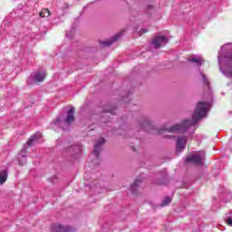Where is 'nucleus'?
Here are the masks:
<instances>
[{
    "mask_svg": "<svg viewBox=\"0 0 232 232\" xmlns=\"http://www.w3.org/2000/svg\"><path fill=\"white\" fill-rule=\"evenodd\" d=\"M219 70L226 77L232 79V44H226L218 55Z\"/></svg>",
    "mask_w": 232,
    "mask_h": 232,
    "instance_id": "2",
    "label": "nucleus"
},
{
    "mask_svg": "<svg viewBox=\"0 0 232 232\" xmlns=\"http://www.w3.org/2000/svg\"><path fill=\"white\" fill-rule=\"evenodd\" d=\"M166 139H173V136H166Z\"/></svg>",
    "mask_w": 232,
    "mask_h": 232,
    "instance_id": "23",
    "label": "nucleus"
},
{
    "mask_svg": "<svg viewBox=\"0 0 232 232\" xmlns=\"http://www.w3.org/2000/svg\"><path fill=\"white\" fill-rule=\"evenodd\" d=\"M188 63H195L196 66H202V63H204V60L198 56H193L187 59Z\"/></svg>",
    "mask_w": 232,
    "mask_h": 232,
    "instance_id": "16",
    "label": "nucleus"
},
{
    "mask_svg": "<svg viewBox=\"0 0 232 232\" xmlns=\"http://www.w3.org/2000/svg\"><path fill=\"white\" fill-rule=\"evenodd\" d=\"M146 126H150V120L145 119L143 122L141 123L142 130H146Z\"/></svg>",
    "mask_w": 232,
    "mask_h": 232,
    "instance_id": "20",
    "label": "nucleus"
},
{
    "mask_svg": "<svg viewBox=\"0 0 232 232\" xmlns=\"http://www.w3.org/2000/svg\"><path fill=\"white\" fill-rule=\"evenodd\" d=\"M208 110H209V102H198L192 115V120H184L181 123L165 129V131L169 133H186L191 126H197L200 122V120L206 117Z\"/></svg>",
    "mask_w": 232,
    "mask_h": 232,
    "instance_id": "1",
    "label": "nucleus"
},
{
    "mask_svg": "<svg viewBox=\"0 0 232 232\" xmlns=\"http://www.w3.org/2000/svg\"><path fill=\"white\" fill-rule=\"evenodd\" d=\"M34 81L35 82H43L44 79H46V72L44 71H38L37 72L34 73L33 76Z\"/></svg>",
    "mask_w": 232,
    "mask_h": 232,
    "instance_id": "8",
    "label": "nucleus"
},
{
    "mask_svg": "<svg viewBox=\"0 0 232 232\" xmlns=\"http://www.w3.org/2000/svg\"><path fill=\"white\" fill-rule=\"evenodd\" d=\"M124 32H126V30H122L114 36H112L111 39L102 42V46H111L113 43H117V41H119V39H121V37L124 35Z\"/></svg>",
    "mask_w": 232,
    "mask_h": 232,
    "instance_id": "7",
    "label": "nucleus"
},
{
    "mask_svg": "<svg viewBox=\"0 0 232 232\" xmlns=\"http://www.w3.org/2000/svg\"><path fill=\"white\" fill-rule=\"evenodd\" d=\"M143 179L142 178H137L133 184L130 185V191L131 193H137V189H139V188H140V184H142Z\"/></svg>",
    "mask_w": 232,
    "mask_h": 232,
    "instance_id": "13",
    "label": "nucleus"
},
{
    "mask_svg": "<svg viewBox=\"0 0 232 232\" xmlns=\"http://www.w3.org/2000/svg\"><path fill=\"white\" fill-rule=\"evenodd\" d=\"M105 142L106 140H104V138H101L98 141L95 142L92 155H94L96 159H99V155L101 151H102V146H104Z\"/></svg>",
    "mask_w": 232,
    "mask_h": 232,
    "instance_id": "6",
    "label": "nucleus"
},
{
    "mask_svg": "<svg viewBox=\"0 0 232 232\" xmlns=\"http://www.w3.org/2000/svg\"><path fill=\"white\" fill-rule=\"evenodd\" d=\"M186 142H188V139L186 137L178 138L177 140L178 151H182L186 148Z\"/></svg>",
    "mask_w": 232,
    "mask_h": 232,
    "instance_id": "11",
    "label": "nucleus"
},
{
    "mask_svg": "<svg viewBox=\"0 0 232 232\" xmlns=\"http://www.w3.org/2000/svg\"><path fill=\"white\" fill-rule=\"evenodd\" d=\"M8 179V172L6 170L0 171V185L5 184Z\"/></svg>",
    "mask_w": 232,
    "mask_h": 232,
    "instance_id": "17",
    "label": "nucleus"
},
{
    "mask_svg": "<svg viewBox=\"0 0 232 232\" xmlns=\"http://www.w3.org/2000/svg\"><path fill=\"white\" fill-rule=\"evenodd\" d=\"M168 38L165 35H160V36H155L152 39V45L154 48H162V46H166L168 44Z\"/></svg>",
    "mask_w": 232,
    "mask_h": 232,
    "instance_id": "5",
    "label": "nucleus"
},
{
    "mask_svg": "<svg viewBox=\"0 0 232 232\" xmlns=\"http://www.w3.org/2000/svg\"><path fill=\"white\" fill-rule=\"evenodd\" d=\"M41 137H43V134L41 132H36L34 135L30 137L27 141V146H34V142H37Z\"/></svg>",
    "mask_w": 232,
    "mask_h": 232,
    "instance_id": "14",
    "label": "nucleus"
},
{
    "mask_svg": "<svg viewBox=\"0 0 232 232\" xmlns=\"http://www.w3.org/2000/svg\"><path fill=\"white\" fill-rule=\"evenodd\" d=\"M52 232H73V230L70 227H63L61 225H56L53 228Z\"/></svg>",
    "mask_w": 232,
    "mask_h": 232,
    "instance_id": "15",
    "label": "nucleus"
},
{
    "mask_svg": "<svg viewBox=\"0 0 232 232\" xmlns=\"http://www.w3.org/2000/svg\"><path fill=\"white\" fill-rule=\"evenodd\" d=\"M40 17H50V10L48 9H43L40 12Z\"/></svg>",
    "mask_w": 232,
    "mask_h": 232,
    "instance_id": "19",
    "label": "nucleus"
},
{
    "mask_svg": "<svg viewBox=\"0 0 232 232\" xmlns=\"http://www.w3.org/2000/svg\"><path fill=\"white\" fill-rule=\"evenodd\" d=\"M68 151L72 157L79 155L82 151V145H73L68 149Z\"/></svg>",
    "mask_w": 232,
    "mask_h": 232,
    "instance_id": "10",
    "label": "nucleus"
},
{
    "mask_svg": "<svg viewBox=\"0 0 232 232\" xmlns=\"http://www.w3.org/2000/svg\"><path fill=\"white\" fill-rule=\"evenodd\" d=\"M171 198L170 197H166L161 203L162 208H164V206H169V204H171Z\"/></svg>",
    "mask_w": 232,
    "mask_h": 232,
    "instance_id": "18",
    "label": "nucleus"
},
{
    "mask_svg": "<svg viewBox=\"0 0 232 232\" xmlns=\"http://www.w3.org/2000/svg\"><path fill=\"white\" fill-rule=\"evenodd\" d=\"M199 75L201 77L202 80V83H203V88L206 92H209L211 90V87L209 86V80L208 79V76H206V74H204V72H200Z\"/></svg>",
    "mask_w": 232,
    "mask_h": 232,
    "instance_id": "9",
    "label": "nucleus"
},
{
    "mask_svg": "<svg viewBox=\"0 0 232 232\" xmlns=\"http://www.w3.org/2000/svg\"><path fill=\"white\" fill-rule=\"evenodd\" d=\"M106 113H111V115H115V109H104Z\"/></svg>",
    "mask_w": 232,
    "mask_h": 232,
    "instance_id": "21",
    "label": "nucleus"
},
{
    "mask_svg": "<svg viewBox=\"0 0 232 232\" xmlns=\"http://www.w3.org/2000/svg\"><path fill=\"white\" fill-rule=\"evenodd\" d=\"M143 34H148V29H146V28L141 29V30L138 33V34H139L140 36L142 35Z\"/></svg>",
    "mask_w": 232,
    "mask_h": 232,
    "instance_id": "22",
    "label": "nucleus"
},
{
    "mask_svg": "<svg viewBox=\"0 0 232 232\" xmlns=\"http://www.w3.org/2000/svg\"><path fill=\"white\" fill-rule=\"evenodd\" d=\"M19 166H24L26 164V148L22 149V151L18 154Z\"/></svg>",
    "mask_w": 232,
    "mask_h": 232,
    "instance_id": "12",
    "label": "nucleus"
},
{
    "mask_svg": "<svg viewBox=\"0 0 232 232\" xmlns=\"http://www.w3.org/2000/svg\"><path fill=\"white\" fill-rule=\"evenodd\" d=\"M204 160H206V153L197 152L190 154L186 159V164H194L195 166H204Z\"/></svg>",
    "mask_w": 232,
    "mask_h": 232,
    "instance_id": "4",
    "label": "nucleus"
},
{
    "mask_svg": "<svg viewBox=\"0 0 232 232\" xmlns=\"http://www.w3.org/2000/svg\"><path fill=\"white\" fill-rule=\"evenodd\" d=\"M74 110L75 109L73 107L69 109L65 119H63V117L57 118L53 122L54 125L58 126V128H61L62 130H63V131L65 130H67V128L70 126V124H72V122H73V121H75V116L73 115Z\"/></svg>",
    "mask_w": 232,
    "mask_h": 232,
    "instance_id": "3",
    "label": "nucleus"
}]
</instances>
